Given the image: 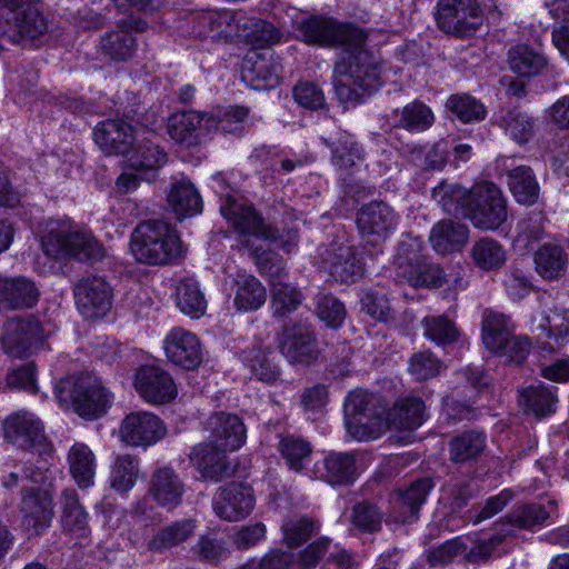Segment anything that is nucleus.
<instances>
[{
  "mask_svg": "<svg viewBox=\"0 0 569 569\" xmlns=\"http://www.w3.org/2000/svg\"><path fill=\"white\" fill-rule=\"evenodd\" d=\"M333 87L341 103L356 104L363 93L377 90L380 82V67L367 49L341 51L333 68Z\"/></svg>",
  "mask_w": 569,
  "mask_h": 569,
  "instance_id": "nucleus-1",
  "label": "nucleus"
},
{
  "mask_svg": "<svg viewBox=\"0 0 569 569\" xmlns=\"http://www.w3.org/2000/svg\"><path fill=\"white\" fill-rule=\"evenodd\" d=\"M43 252L54 259L71 257L98 262L106 254L101 242L91 231L79 228L70 220H50L41 236Z\"/></svg>",
  "mask_w": 569,
  "mask_h": 569,
  "instance_id": "nucleus-2",
  "label": "nucleus"
},
{
  "mask_svg": "<svg viewBox=\"0 0 569 569\" xmlns=\"http://www.w3.org/2000/svg\"><path fill=\"white\" fill-rule=\"evenodd\" d=\"M54 393L61 406L86 420L106 415L113 400V395L101 380L90 373L61 379L54 387Z\"/></svg>",
  "mask_w": 569,
  "mask_h": 569,
  "instance_id": "nucleus-3",
  "label": "nucleus"
},
{
  "mask_svg": "<svg viewBox=\"0 0 569 569\" xmlns=\"http://www.w3.org/2000/svg\"><path fill=\"white\" fill-rule=\"evenodd\" d=\"M130 249L138 262L161 266L171 263L181 256L182 243L170 223L147 220L132 231Z\"/></svg>",
  "mask_w": 569,
  "mask_h": 569,
  "instance_id": "nucleus-4",
  "label": "nucleus"
},
{
  "mask_svg": "<svg viewBox=\"0 0 569 569\" xmlns=\"http://www.w3.org/2000/svg\"><path fill=\"white\" fill-rule=\"evenodd\" d=\"M302 40L309 44L341 47V51H359L367 48L368 32L348 22L328 16H310L297 27Z\"/></svg>",
  "mask_w": 569,
  "mask_h": 569,
  "instance_id": "nucleus-5",
  "label": "nucleus"
},
{
  "mask_svg": "<svg viewBox=\"0 0 569 569\" xmlns=\"http://www.w3.org/2000/svg\"><path fill=\"white\" fill-rule=\"evenodd\" d=\"M393 264L397 276L415 288H439L446 282L443 270L422 253L418 239L410 238L399 242Z\"/></svg>",
  "mask_w": 569,
  "mask_h": 569,
  "instance_id": "nucleus-6",
  "label": "nucleus"
},
{
  "mask_svg": "<svg viewBox=\"0 0 569 569\" xmlns=\"http://www.w3.org/2000/svg\"><path fill=\"white\" fill-rule=\"evenodd\" d=\"M507 217V200L497 184L483 181L469 189L466 218L475 228L483 231L498 230Z\"/></svg>",
  "mask_w": 569,
  "mask_h": 569,
  "instance_id": "nucleus-7",
  "label": "nucleus"
},
{
  "mask_svg": "<svg viewBox=\"0 0 569 569\" xmlns=\"http://www.w3.org/2000/svg\"><path fill=\"white\" fill-rule=\"evenodd\" d=\"M378 398L365 390L351 391L345 401V425L348 433L363 441L379 436L385 422L382 411L376 403Z\"/></svg>",
  "mask_w": 569,
  "mask_h": 569,
  "instance_id": "nucleus-8",
  "label": "nucleus"
},
{
  "mask_svg": "<svg viewBox=\"0 0 569 569\" xmlns=\"http://www.w3.org/2000/svg\"><path fill=\"white\" fill-rule=\"evenodd\" d=\"M435 19L442 32L459 38L473 36L482 23L476 0H438Z\"/></svg>",
  "mask_w": 569,
  "mask_h": 569,
  "instance_id": "nucleus-9",
  "label": "nucleus"
},
{
  "mask_svg": "<svg viewBox=\"0 0 569 569\" xmlns=\"http://www.w3.org/2000/svg\"><path fill=\"white\" fill-rule=\"evenodd\" d=\"M44 332L41 322L33 316L9 319L1 336V345L7 355L24 358L43 347Z\"/></svg>",
  "mask_w": 569,
  "mask_h": 569,
  "instance_id": "nucleus-10",
  "label": "nucleus"
},
{
  "mask_svg": "<svg viewBox=\"0 0 569 569\" xmlns=\"http://www.w3.org/2000/svg\"><path fill=\"white\" fill-rule=\"evenodd\" d=\"M3 10L11 14L14 29L3 36L18 43L20 39H38L48 31V19L43 16L39 0H0Z\"/></svg>",
  "mask_w": 569,
  "mask_h": 569,
  "instance_id": "nucleus-11",
  "label": "nucleus"
},
{
  "mask_svg": "<svg viewBox=\"0 0 569 569\" xmlns=\"http://www.w3.org/2000/svg\"><path fill=\"white\" fill-rule=\"evenodd\" d=\"M73 295L79 312L87 319L102 318L112 307V288L99 276L82 277L76 283Z\"/></svg>",
  "mask_w": 569,
  "mask_h": 569,
  "instance_id": "nucleus-12",
  "label": "nucleus"
},
{
  "mask_svg": "<svg viewBox=\"0 0 569 569\" xmlns=\"http://www.w3.org/2000/svg\"><path fill=\"white\" fill-rule=\"evenodd\" d=\"M133 387L150 405H166L178 395L172 376L159 366L144 365L136 370Z\"/></svg>",
  "mask_w": 569,
  "mask_h": 569,
  "instance_id": "nucleus-13",
  "label": "nucleus"
},
{
  "mask_svg": "<svg viewBox=\"0 0 569 569\" xmlns=\"http://www.w3.org/2000/svg\"><path fill=\"white\" fill-rule=\"evenodd\" d=\"M256 497L250 486L230 482L220 487L212 499L214 513L227 521H239L253 510Z\"/></svg>",
  "mask_w": 569,
  "mask_h": 569,
  "instance_id": "nucleus-14",
  "label": "nucleus"
},
{
  "mask_svg": "<svg viewBox=\"0 0 569 569\" xmlns=\"http://www.w3.org/2000/svg\"><path fill=\"white\" fill-rule=\"evenodd\" d=\"M167 433L161 419L148 411L127 415L119 429L121 441L132 447H149L160 441Z\"/></svg>",
  "mask_w": 569,
  "mask_h": 569,
  "instance_id": "nucleus-15",
  "label": "nucleus"
},
{
  "mask_svg": "<svg viewBox=\"0 0 569 569\" xmlns=\"http://www.w3.org/2000/svg\"><path fill=\"white\" fill-rule=\"evenodd\" d=\"M227 451L230 450L208 440L194 446L189 458L191 465L200 472L203 479L218 482L230 478L236 470V467L227 456Z\"/></svg>",
  "mask_w": 569,
  "mask_h": 569,
  "instance_id": "nucleus-16",
  "label": "nucleus"
},
{
  "mask_svg": "<svg viewBox=\"0 0 569 569\" xmlns=\"http://www.w3.org/2000/svg\"><path fill=\"white\" fill-rule=\"evenodd\" d=\"M397 223V213L383 201H372L365 204L357 214V226L360 234L372 243L387 239Z\"/></svg>",
  "mask_w": 569,
  "mask_h": 569,
  "instance_id": "nucleus-17",
  "label": "nucleus"
},
{
  "mask_svg": "<svg viewBox=\"0 0 569 569\" xmlns=\"http://www.w3.org/2000/svg\"><path fill=\"white\" fill-rule=\"evenodd\" d=\"M280 351L290 362L301 365H310L320 353L313 330L301 323L283 327Z\"/></svg>",
  "mask_w": 569,
  "mask_h": 569,
  "instance_id": "nucleus-18",
  "label": "nucleus"
},
{
  "mask_svg": "<svg viewBox=\"0 0 569 569\" xmlns=\"http://www.w3.org/2000/svg\"><path fill=\"white\" fill-rule=\"evenodd\" d=\"M220 211L229 223L241 234L272 238L276 236L271 226L264 223L251 203L243 199L228 197L221 204Z\"/></svg>",
  "mask_w": 569,
  "mask_h": 569,
  "instance_id": "nucleus-19",
  "label": "nucleus"
},
{
  "mask_svg": "<svg viewBox=\"0 0 569 569\" xmlns=\"http://www.w3.org/2000/svg\"><path fill=\"white\" fill-rule=\"evenodd\" d=\"M4 438L21 450H31L42 446L46 440L43 425L29 411L10 415L2 423Z\"/></svg>",
  "mask_w": 569,
  "mask_h": 569,
  "instance_id": "nucleus-20",
  "label": "nucleus"
},
{
  "mask_svg": "<svg viewBox=\"0 0 569 569\" xmlns=\"http://www.w3.org/2000/svg\"><path fill=\"white\" fill-rule=\"evenodd\" d=\"M433 486L432 479L425 477L416 479L406 488L396 490L392 498L393 520L399 523L416 521Z\"/></svg>",
  "mask_w": 569,
  "mask_h": 569,
  "instance_id": "nucleus-21",
  "label": "nucleus"
},
{
  "mask_svg": "<svg viewBox=\"0 0 569 569\" xmlns=\"http://www.w3.org/2000/svg\"><path fill=\"white\" fill-rule=\"evenodd\" d=\"M321 262L330 276L340 282H355L361 278L365 269L353 249L345 243H331L320 253Z\"/></svg>",
  "mask_w": 569,
  "mask_h": 569,
  "instance_id": "nucleus-22",
  "label": "nucleus"
},
{
  "mask_svg": "<svg viewBox=\"0 0 569 569\" xmlns=\"http://www.w3.org/2000/svg\"><path fill=\"white\" fill-rule=\"evenodd\" d=\"M163 343L168 360L176 366L192 370L202 361V350L198 337L183 328L171 329Z\"/></svg>",
  "mask_w": 569,
  "mask_h": 569,
  "instance_id": "nucleus-23",
  "label": "nucleus"
},
{
  "mask_svg": "<svg viewBox=\"0 0 569 569\" xmlns=\"http://www.w3.org/2000/svg\"><path fill=\"white\" fill-rule=\"evenodd\" d=\"M22 526L38 535L49 527L53 517L52 497L47 490H26L21 499Z\"/></svg>",
  "mask_w": 569,
  "mask_h": 569,
  "instance_id": "nucleus-24",
  "label": "nucleus"
},
{
  "mask_svg": "<svg viewBox=\"0 0 569 569\" xmlns=\"http://www.w3.org/2000/svg\"><path fill=\"white\" fill-rule=\"evenodd\" d=\"M96 143L107 154H124L133 146V127L122 119H108L99 122L93 131Z\"/></svg>",
  "mask_w": 569,
  "mask_h": 569,
  "instance_id": "nucleus-25",
  "label": "nucleus"
},
{
  "mask_svg": "<svg viewBox=\"0 0 569 569\" xmlns=\"http://www.w3.org/2000/svg\"><path fill=\"white\" fill-rule=\"evenodd\" d=\"M148 493L160 508L172 511L182 502L184 483L172 468L160 467L150 477Z\"/></svg>",
  "mask_w": 569,
  "mask_h": 569,
  "instance_id": "nucleus-26",
  "label": "nucleus"
},
{
  "mask_svg": "<svg viewBox=\"0 0 569 569\" xmlns=\"http://www.w3.org/2000/svg\"><path fill=\"white\" fill-rule=\"evenodd\" d=\"M210 441L230 451L239 449L246 440V427L241 419L231 413L216 412L206 422Z\"/></svg>",
  "mask_w": 569,
  "mask_h": 569,
  "instance_id": "nucleus-27",
  "label": "nucleus"
},
{
  "mask_svg": "<svg viewBox=\"0 0 569 569\" xmlns=\"http://www.w3.org/2000/svg\"><path fill=\"white\" fill-rule=\"evenodd\" d=\"M207 112L187 110L174 113L168 123L169 136L178 143L188 148L196 147L201 142L202 132L207 130Z\"/></svg>",
  "mask_w": 569,
  "mask_h": 569,
  "instance_id": "nucleus-28",
  "label": "nucleus"
},
{
  "mask_svg": "<svg viewBox=\"0 0 569 569\" xmlns=\"http://www.w3.org/2000/svg\"><path fill=\"white\" fill-rule=\"evenodd\" d=\"M426 406L421 398L407 396L399 398L388 411L386 423L389 429L415 430L426 420Z\"/></svg>",
  "mask_w": 569,
  "mask_h": 569,
  "instance_id": "nucleus-29",
  "label": "nucleus"
},
{
  "mask_svg": "<svg viewBox=\"0 0 569 569\" xmlns=\"http://www.w3.org/2000/svg\"><path fill=\"white\" fill-rule=\"evenodd\" d=\"M495 122L519 146L527 144L536 133V119L520 108L501 109L496 114Z\"/></svg>",
  "mask_w": 569,
  "mask_h": 569,
  "instance_id": "nucleus-30",
  "label": "nucleus"
},
{
  "mask_svg": "<svg viewBox=\"0 0 569 569\" xmlns=\"http://www.w3.org/2000/svg\"><path fill=\"white\" fill-rule=\"evenodd\" d=\"M487 448V435L480 430H467L448 441L449 460L455 465L478 461Z\"/></svg>",
  "mask_w": 569,
  "mask_h": 569,
  "instance_id": "nucleus-31",
  "label": "nucleus"
},
{
  "mask_svg": "<svg viewBox=\"0 0 569 569\" xmlns=\"http://www.w3.org/2000/svg\"><path fill=\"white\" fill-rule=\"evenodd\" d=\"M535 269L545 280H558L568 269L569 253L558 242H545L533 254Z\"/></svg>",
  "mask_w": 569,
  "mask_h": 569,
  "instance_id": "nucleus-32",
  "label": "nucleus"
},
{
  "mask_svg": "<svg viewBox=\"0 0 569 569\" xmlns=\"http://www.w3.org/2000/svg\"><path fill=\"white\" fill-rule=\"evenodd\" d=\"M38 298V288L30 279L24 277L0 279V308H31L37 303Z\"/></svg>",
  "mask_w": 569,
  "mask_h": 569,
  "instance_id": "nucleus-33",
  "label": "nucleus"
},
{
  "mask_svg": "<svg viewBox=\"0 0 569 569\" xmlns=\"http://www.w3.org/2000/svg\"><path fill=\"white\" fill-rule=\"evenodd\" d=\"M555 511L556 502L553 500H549L548 506L539 503L517 505L501 519V526L532 530L542 526Z\"/></svg>",
  "mask_w": 569,
  "mask_h": 569,
  "instance_id": "nucleus-34",
  "label": "nucleus"
},
{
  "mask_svg": "<svg viewBox=\"0 0 569 569\" xmlns=\"http://www.w3.org/2000/svg\"><path fill=\"white\" fill-rule=\"evenodd\" d=\"M469 229L453 220H441L431 229L429 240L433 249L441 254L460 250L467 242Z\"/></svg>",
  "mask_w": 569,
  "mask_h": 569,
  "instance_id": "nucleus-35",
  "label": "nucleus"
},
{
  "mask_svg": "<svg viewBox=\"0 0 569 569\" xmlns=\"http://www.w3.org/2000/svg\"><path fill=\"white\" fill-rule=\"evenodd\" d=\"M167 161V153L157 143L149 139L138 141L137 148L128 158L131 169L146 172L141 176L146 181L156 179L158 169Z\"/></svg>",
  "mask_w": 569,
  "mask_h": 569,
  "instance_id": "nucleus-36",
  "label": "nucleus"
},
{
  "mask_svg": "<svg viewBox=\"0 0 569 569\" xmlns=\"http://www.w3.org/2000/svg\"><path fill=\"white\" fill-rule=\"evenodd\" d=\"M196 520L181 519L173 521L161 529L148 541V549L153 552H163L187 541L194 535Z\"/></svg>",
  "mask_w": 569,
  "mask_h": 569,
  "instance_id": "nucleus-37",
  "label": "nucleus"
},
{
  "mask_svg": "<svg viewBox=\"0 0 569 569\" xmlns=\"http://www.w3.org/2000/svg\"><path fill=\"white\" fill-rule=\"evenodd\" d=\"M236 292L233 303L240 311H256L260 309L267 299L263 284L251 274H237L234 279Z\"/></svg>",
  "mask_w": 569,
  "mask_h": 569,
  "instance_id": "nucleus-38",
  "label": "nucleus"
},
{
  "mask_svg": "<svg viewBox=\"0 0 569 569\" xmlns=\"http://www.w3.org/2000/svg\"><path fill=\"white\" fill-rule=\"evenodd\" d=\"M508 187L517 202L526 206L536 203L540 187L529 166H518L508 171Z\"/></svg>",
  "mask_w": 569,
  "mask_h": 569,
  "instance_id": "nucleus-39",
  "label": "nucleus"
},
{
  "mask_svg": "<svg viewBox=\"0 0 569 569\" xmlns=\"http://www.w3.org/2000/svg\"><path fill=\"white\" fill-rule=\"evenodd\" d=\"M320 478L331 486L348 485L356 479V457L350 452H331L323 459Z\"/></svg>",
  "mask_w": 569,
  "mask_h": 569,
  "instance_id": "nucleus-40",
  "label": "nucleus"
},
{
  "mask_svg": "<svg viewBox=\"0 0 569 569\" xmlns=\"http://www.w3.org/2000/svg\"><path fill=\"white\" fill-rule=\"evenodd\" d=\"M239 14L240 12L227 9L204 12L198 20L207 30L199 31V34L203 37L211 36V38L231 37L241 28Z\"/></svg>",
  "mask_w": 569,
  "mask_h": 569,
  "instance_id": "nucleus-41",
  "label": "nucleus"
},
{
  "mask_svg": "<svg viewBox=\"0 0 569 569\" xmlns=\"http://www.w3.org/2000/svg\"><path fill=\"white\" fill-rule=\"evenodd\" d=\"M168 203L178 217L192 216L201 211L202 200L194 186L186 179L176 181L168 193Z\"/></svg>",
  "mask_w": 569,
  "mask_h": 569,
  "instance_id": "nucleus-42",
  "label": "nucleus"
},
{
  "mask_svg": "<svg viewBox=\"0 0 569 569\" xmlns=\"http://www.w3.org/2000/svg\"><path fill=\"white\" fill-rule=\"evenodd\" d=\"M70 472L81 488L93 483L96 473V458L92 450L84 443H74L68 453Z\"/></svg>",
  "mask_w": 569,
  "mask_h": 569,
  "instance_id": "nucleus-43",
  "label": "nucleus"
},
{
  "mask_svg": "<svg viewBox=\"0 0 569 569\" xmlns=\"http://www.w3.org/2000/svg\"><path fill=\"white\" fill-rule=\"evenodd\" d=\"M331 162L340 172H349L352 168L365 161L362 146L350 134H342L337 142L329 144Z\"/></svg>",
  "mask_w": 569,
  "mask_h": 569,
  "instance_id": "nucleus-44",
  "label": "nucleus"
},
{
  "mask_svg": "<svg viewBox=\"0 0 569 569\" xmlns=\"http://www.w3.org/2000/svg\"><path fill=\"white\" fill-rule=\"evenodd\" d=\"M476 267L483 271L500 269L507 260L502 244L493 238L483 237L476 241L470 250Z\"/></svg>",
  "mask_w": 569,
  "mask_h": 569,
  "instance_id": "nucleus-45",
  "label": "nucleus"
},
{
  "mask_svg": "<svg viewBox=\"0 0 569 569\" xmlns=\"http://www.w3.org/2000/svg\"><path fill=\"white\" fill-rule=\"evenodd\" d=\"M510 69L520 77H535L547 66L545 56L526 44H518L508 51Z\"/></svg>",
  "mask_w": 569,
  "mask_h": 569,
  "instance_id": "nucleus-46",
  "label": "nucleus"
},
{
  "mask_svg": "<svg viewBox=\"0 0 569 569\" xmlns=\"http://www.w3.org/2000/svg\"><path fill=\"white\" fill-rule=\"evenodd\" d=\"M137 48V40L132 33L121 27L118 30L107 32L100 40L102 54L112 61H126L130 59Z\"/></svg>",
  "mask_w": 569,
  "mask_h": 569,
  "instance_id": "nucleus-47",
  "label": "nucleus"
},
{
  "mask_svg": "<svg viewBox=\"0 0 569 569\" xmlns=\"http://www.w3.org/2000/svg\"><path fill=\"white\" fill-rule=\"evenodd\" d=\"M140 477L139 459L131 455L116 457L110 473V486L120 493L130 491Z\"/></svg>",
  "mask_w": 569,
  "mask_h": 569,
  "instance_id": "nucleus-48",
  "label": "nucleus"
},
{
  "mask_svg": "<svg viewBox=\"0 0 569 569\" xmlns=\"http://www.w3.org/2000/svg\"><path fill=\"white\" fill-rule=\"evenodd\" d=\"M519 403L526 412L542 418L556 411L557 397L542 385L530 386L520 391Z\"/></svg>",
  "mask_w": 569,
  "mask_h": 569,
  "instance_id": "nucleus-49",
  "label": "nucleus"
},
{
  "mask_svg": "<svg viewBox=\"0 0 569 569\" xmlns=\"http://www.w3.org/2000/svg\"><path fill=\"white\" fill-rule=\"evenodd\" d=\"M176 301L178 308L192 318L202 316L207 308L204 295L199 283L192 278L182 279L176 289Z\"/></svg>",
  "mask_w": 569,
  "mask_h": 569,
  "instance_id": "nucleus-50",
  "label": "nucleus"
},
{
  "mask_svg": "<svg viewBox=\"0 0 569 569\" xmlns=\"http://www.w3.org/2000/svg\"><path fill=\"white\" fill-rule=\"evenodd\" d=\"M432 198L447 213L466 218L469 190L459 184L441 182L433 188Z\"/></svg>",
  "mask_w": 569,
  "mask_h": 569,
  "instance_id": "nucleus-51",
  "label": "nucleus"
},
{
  "mask_svg": "<svg viewBox=\"0 0 569 569\" xmlns=\"http://www.w3.org/2000/svg\"><path fill=\"white\" fill-rule=\"evenodd\" d=\"M270 295L273 315L280 318L295 312L303 301L302 292L286 280L274 282Z\"/></svg>",
  "mask_w": 569,
  "mask_h": 569,
  "instance_id": "nucleus-52",
  "label": "nucleus"
},
{
  "mask_svg": "<svg viewBox=\"0 0 569 569\" xmlns=\"http://www.w3.org/2000/svg\"><path fill=\"white\" fill-rule=\"evenodd\" d=\"M511 336L508 318L495 311L486 310L482 317V341L490 351L499 350Z\"/></svg>",
  "mask_w": 569,
  "mask_h": 569,
  "instance_id": "nucleus-53",
  "label": "nucleus"
},
{
  "mask_svg": "<svg viewBox=\"0 0 569 569\" xmlns=\"http://www.w3.org/2000/svg\"><path fill=\"white\" fill-rule=\"evenodd\" d=\"M249 124V109L246 107H230L218 116L208 113L207 130H217L223 133H241Z\"/></svg>",
  "mask_w": 569,
  "mask_h": 569,
  "instance_id": "nucleus-54",
  "label": "nucleus"
},
{
  "mask_svg": "<svg viewBox=\"0 0 569 569\" xmlns=\"http://www.w3.org/2000/svg\"><path fill=\"white\" fill-rule=\"evenodd\" d=\"M421 327L423 336L438 346L451 345L459 337L456 323L446 315L425 317L421 320Z\"/></svg>",
  "mask_w": 569,
  "mask_h": 569,
  "instance_id": "nucleus-55",
  "label": "nucleus"
},
{
  "mask_svg": "<svg viewBox=\"0 0 569 569\" xmlns=\"http://www.w3.org/2000/svg\"><path fill=\"white\" fill-rule=\"evenodd\" d=\"M446 108L465 123L481 121L487 113L483 103L468 93L451 94L446 102Z\"/></svg>",
  "mask_w": 569,
  "mask_h": 569,
  "instance_id": "nucleus-56",
  "label": "nucleus"
},
{
  "mask_svg": "<svg viewBox=\"0 0 569 569\" xmlns=\"http://www.w3.org/2000/svg\"><path fill=\"white\" fill-rule=\"evenodd\" d=\"M396 126L408 131H423L433 122V113L429 107L419 101L405 106L401 112H396Z\"/></svg>",
  "mask_w": 569,
  "mask_h": 569,
  "instance_id": "nucleus-57",
  "label": "nucleus"
},
{
  "mask_svg": "<svg viewBox=\"0 0 569 569\" xmlns=\"http://www.w3.org/2000/svg\"><path fill=\"white\" fill-rule=\"evenodd\" d=\"M62 525L69 531H82L87 528L88 513L79 502L74 489L68 488L61 495Z\"/></svg>",
  "mask_w": 569,
  "mask_h": 569,
  "instance_id": "nucleus-58",
  "label": "nucleus"
},
{
  "mask_svg": "<svg viewBox=\"0 0 569 569\" xmlns=\"http://www.w3.org/2000/svg\"><path fill=\"white\" fill-rule=\"evenodd\" d=\"M537 329L548 338L547 341L541 342L540 348L545 351H556L569 341V326L559 315H555L552 318L541 317Z\"/></svg>",
  "mask_w": 569,
  "mask_h": 569,
  "instance_id": "nucleus-59",
  "label": "nucleus"
},
{
  "mask_svg": "<svg viewBox=\"0 0 569 569\" xmlns=\"http://www.w3.org/2000/svg\"><path fill=\"white\" fill-rule=\"evenodd\" d=\"M279 451L290 469L300 471L312 452L308 441L293 435L282 436L279 441Z\"/></svg>",
  "mask_w": 569,
  "mask_h": 569,
  "instance_id": "nucleus-60",
  "label": "nucleus"
},
{
  "mask_svg": "<svg viewBox=\"0 0 569 569\" xmlns=\"http://www.w3.org/2000/svg\"><path fill=\"white\" fill-rule=\"evenodd\" d=\"M281 528L283 540L291 548L301 546L319 532L318 521L308 517L288 519Z\"/></svg>",
  "mask_w": 569,
  "mask_h": 569,
  "instance_id": "nucleus-61",
  "label": "nucleus"
},
{
  "mask_svg": "<svg viewBox=\"0 0 569 569\" xmlns=\"http://www.w3.org/2000/svg\"><path fill=\"white\" fill-rule=\"evenodd\" d=\"M253 256L259 273L267 278L270 287L277 281H284L287 279L288 271L281 256L271 251H260L259 249H254Z\"/></svg>",
  "mask_w": 569,
  "mask_h": 569,
  "instance_id": "nucleus-62",
  "label": "nucleus"
},
{
  "mask_svg": "<svg viewBox=\"0 0 569 569\" xmlns=\"http://www.w3.org/2000/svg\"><path fill=\"white\" fill-rule=\"evenodd\" d=\"M247 72L251 76V80H259L266 86L273 87L280 78L281 66L271 56L256 54L254 59L247 61Z\"/></svg>",
  "mask_w": 569,
  "mask_h": 569,
  "instance_id": "nucleus-63",
  "label": "nucleus"
},
{
  "mask_svg": "<svg viewBox=\"0 0 569 569\" xmlns=\"http://www.w3.org/2000/svg\"><path fill=\"white\" fill-rule=\"evenodd\" d=\"M192 552L202 561L218 563L228 557L229 549L222 539L213 533H207L199 537Z\"/></svg>",
  "mask_w": 569,
  "mask_h": 569,
  "instance_id": "nucleus-64",
  "label": "nucleus"
}]
</instances>
